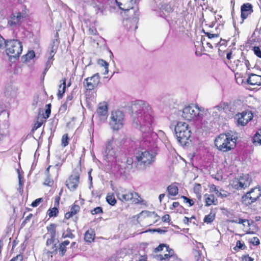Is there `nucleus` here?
<instances>
[{"instance_id": "nucleus-1", "label": "nucleus", "mask_w": 261, "mask_h": 261, "mask_svg": "<svg viewBox=\"0 0 261 261\" xmlns=\"http://www.w3.org/2000/svg\"><path fill=\"white\" fill-rule=\"evenodd\" d=\"M237 137L231 133L220 134L215 140V145L217 149L223 152L230 151L235 148Z\"/></svg>"}, {"instance_id": "nucleus-2", "label": "nucleus", "mask_w": 261, "mask_h": 261, "mask_svg": "<svg viewBox=\"0 0 261 261\" xmlns=\"http://www.w3.org/2000/svg\"><path fill=\"white\" fill-rule=\"evenodd\" d=\"M152 252L153 257L159 261H171L178 257L169 245L164 243L155 247Z\"/></svg>"}, {"instance_id": "nucleus-3", "label": "nucleus", "mask_w": 261, "mask_h": 261, "mask_svg": "<svg viewBox=\"0 0 261 261\" xmlns=\"http://www.w3.org/2000/svg\"><path fill=\"white\" fill-rule=\"evenodd\" d=\"M181 116L185 120L191 121L201 119L203 114L197 105L191 104L183 108Z\"/></svg>"}, {"instance_id": "nucleus-4", "label": "nucleus", "mask_w": 261, "mask_h": 261, "mask_svg": "<svg viewBox=\"0 0 261 261\" xmlns=\"http://www.w3.org/2000/svg\"><path fill=\"white\" fill-rule=\"evenodd\" d=\"M175 132L178 141L181 144H186L191 135V131L189 125L179 121L175 126Z\"/></svg>"}, {"instance_id": "nucleus-5", "label": "nucleus", "mask_w": 261, "mask_h": 261, "mask_svg": "<svg viewBox=\"0 0 261 261\" xmlns=\"http://www.w3.org/2000/svg\"><path fill=\"white\" fill-rule=\"evenodd\" d=\"M6 52L10 58H18L22 51V45L18 40L6 41Z\"/></svg>"}, {"instance_id": "nucleus-6", "label": "nucleus", "mask_w": 261, "mask_h": 261, "mask_svg": "<svg viewBox=\"0 0 261 261\" xmlns=\"http://www.w3.org/2000/svg\"><path fill=\"white\" fill-rule=\"evenodd\" d=\"M28 17L25 10L20 11H13L9 16L7 26L16 29L19 27Z\"/></svg>"}, {"instance_id": "nucleus-7", "label": "nucleus", "mask_w": 261, "mask_h": 261, "mask_svg": "<svg viewBox=\"0 0 261 261\" xmlns=\"http://www.w3.org/2000/svg\"><path fill=\"white\" fill-rule=\"evenodd\" d=\"M117 196L118 198L123 202L131 201L133 203L139 204L142 201L138 193L126 189L119 191Z\"/></svg>"}, {"instance_id": "nucleus-8", "label": "nucleus", "mask_w": 261, "mask_h": 261, "mask_svg": "<svg viewBox=\"0 0 261 261\" xmlns=\"http://www.w3.org/2000/svg\"><path fill=\"white\" fill-rule=\"evenodd\" d=\"M124 115L119 110L113 111L111 112L110 118L109 125L113 130L118 131L123 127Z\"/></svg>"}, {"instance_id": "nucleus-9", "label": "nucleus", "mask_w": 261, "mask_h": 261, "mask_svg": "<svg viewBox=\"0 0 261 261\" xmlns=\"http://www.w3.org/2000/svg\"><path fill=\"white\" fill-rule=\"evenodd\" d=\"M46 228L50 235V238L48 239L46 241V245L48 247L47 253L48 254H57L58 247L57 246V243H55L56 236V225L51 223L47 226Z\"/></svg>"}, {"instance_id": "nucleus-10", "label": "nucleus", "mask_w": 261, "mask_h": 261, "mask_svg": "<svg viewBox=\"0 0 261 261\" xmlns=\"http://www.w3.org/2000/svg\"><path fill=\"white\" fill-rule=\"evenodd\" d=\"M81 173V168H75L66 180V186L70 191L73 192L77 189L80 182Z\"/></svg>"}, {"instance_id": "nucleus-11", "label": "nucleus", "mask_w": 261, "mask_h": 261, "mask_svg": "<svg viewBox=\"0 0 261 261\" xmlns=\"http://www.w3.org/2000/svg\"><path fill=\"white\" fill-rule=\"evenodd\" d=\"M251 182V178L247 174L236 177L231 180L229 185L237 190H242L248 188Z\"/></svg>"}, {"instance_id": "nucleus-12", "label": "nucleus", "mask_w": 261, "mask_h": 261, "mask_svg": "<svg viewBox=\"0 0 261 261\" xmlns=\"http://www.w3.org/2000/svg\"><path fill=\"white\" fill-rule=\"evenodd\" d=\"M261 196V188L254 187L242 197V202L246 205H249L257 200Z\"/></svg>"}, {"instance_id": "nucleus-13", "label": "nucleus", "mask_w": 261, "mask_h": 261, "mask_svg": "<svg viewBox=\"0 0 261 261\" xmlns=\"http://www.w3.org/2000/svg\"><path fill=\"white\" fill-rule=\"evenodd\" d=\"M136 159L140 165L146 167L151 165L155 160V156L148 151H140L137 153Z\"/></svg>"}, {"instance_id": "nucleus-14", "label": "nucleus", "mask_w": 261, "mask_h": 261, "mask_svg": "<svg viewBox=\"0 0 261 261\" xmlns=\"http://www.w3.org/2000/svg\"><path fill=\"white\" fill-rule=\"evenodd\" d=\"M160 218V216L154 212L145 211H142L141 213V220L147 226L153 225L158 222Z\"/></svg>"}, {"instance_id": "nucleus-15", "label": "nucleus", "mask_w": 261, "mask_h": 261, "mask_svg": "<svg viewBox=\"0 0 261 261\" xmlns=\"http://www.w3.org/2000/svg\"><path fill=\"white\" fill-rule=\"evenodd\" d=\"M100 83V75L98 73L94 74L90 77L85 79L83 85L87 91H92L96 88Z\"/></svg>"}, {"instance_id": "nucleus-16", "label": "nucleus", "mask_w": 261, "mask_h": 261, "mask_svg": "<svg viewBox=\"0 0 261 261\" xmlns=\"http://www.w3.org/2000/svg\"><path fill=\"white\" fill-rule=\"evenodd\" d=\"M253 117V113L249 111H245L242 113H239L236 115L238 125L245 126Z\"/></svg>"}, {"instance_id": "nucleus-17", "label": "nucleus", "mask_w": 261, "mask_h": 261, "mask_svg": "<svg viewBox=\"0 0 261 261\" xmlns=\"http://www.w3.org/2000/svg\"><path fill=\"white\" fill-rule=\"evenodd\" d=\"M241 23H243L245 20L248 18L253 12V6L249 3H244L241 6Z\"/></svg>"}, {"instance_id": "nucleus-18", "label": "nucleus", "mask_w": 261, "mask_h": 261, "mask_svg": "<svg viewBox=\"0 0 261 261\" xmlns=\"http://www.w3.org/2000/svg\"><path fill=\"white\" fill-rule=\"evenodd\" d=\"M80 206L78 204L74 203L71 205L70 210L69 212H66L64 215V219L68 220L74 217L73 221L77 223L79 217L76 215L80 212Z\"/></svg>"}, {"instance_id": "nucleus-19", "label": "nucleus", "mask_w": 261, "mask_h": 261, "mask_svg": "<svg viewBox=\"0 0 261 261\" xmlns=\"http://www.w3.org/2000/svg\"><path fill=\"white\" fill-rule=\"evenodd\" d=\"M118 8L124 11L133 9L136 0H115Z\"/></svg>"}, {"instance_id": "nucleus-20", "label": "nucleus", "mask_w": 261, "mask_h": 261, "mask_svg": "<svg viewBox=\"0 0 261 261\" xmlns=\"http://www.w3.org/2000/svg\"><path fill=\"white\" fill-rule=\"evenodd\" d=\"M204 25L202 32L206 31V30H209L215 28L216 26V19L213 15L210 16L203 20Z\"/></svg>"}, {"instance_id": "nucleus-21", "label": "nucleus", "mask_w": 261, "mask_h": 261, "mask_svg": "<svg viewBox=\"0 0 261 261\" xmlns=\"http://www.w3.org/2000/svg\"><path fill=\"white\" fill-rule=\"evenodd\" d=\"M247 83L252 86H260L261 75L254 73L249 74V76L247 79Z\"/></svg>"}, {"instance_id": "nucleus-22", "label": "nucleus", "mask_w": 261, "mask_h": 261, "mask_svg": "<svg viewBox=\"0 0 261 261\" xmlns=\"http://www.w3.org/2000/svg\"><path fill=\"white\" fill-rule=\"evenodd\" d=\"M108 111V104L106 102L100 103L97 109L96 112L99 117L106 118Z\"/></svg>"}, {"instance_id": "nucleus-23", "label": "nucleus", "mask_w": 261, "mask_h": 261, "mask_svg": "<svg viewBox=\"0 0 261 261\" xmlns=\"http://www.w3.org/2000/svg\"><path fill=\"white\" fill-rule=\"evenodd\" d=\"M205 36L208 37V39L218 38L220 36V30L218 27L211 30H206L205 32H203Z\"/></svg>"}, {"instance_id": "nucleus-24", "label": "nucleus", "mask_w": 261, "mask_h": 261, "mask_svg": "<svg viewBox=\"0 0 261 261\" xmlns=\"http://www.w3.org/2000/svg\"><path fill=\"white\" fill-rule=\"evenodd\" d=\"M57 243V246L58 249L57 253L59 252V255L63 256L65 255L66 251V246L70 244V242L68 240H65L60 244H58V242H56Z\"/></svg>"}, {"instance_id": "nucleus-25", "label": "nucleus", "mask_w": 261, "mask_h": 261, "mask_svg": "<svg viewBox=\"0 0 261 261\" xmlns=\"http://www.w3.org/2000/svg\"><path fill=\"white\" fill-rule=\"evenodd\" d=\"M178 185L179 184L176 182L169 185L167 188L168 195L171 196H176L178 194Z\"/></svg>"}, {"instance_id": "nucleus-26", "label": "nucleus", "mask_w": 261, "mask_h": 261, "mask_svg": "<svg viewBox=\"0 0 261 261\" xmlns=\"http://www.w3.org/2000/svg\"><path fill=\"white\" fill-rule=\"evenodd\" d=\"M61 84L59 86L57 97L59 99H62L66 91V79L63 78L61 80Z\"/></svg>"}, {"instance_id": "nucleus-27", "label": "nucleus", "mask_w": 261, "mask_h": 261, "mask_svg": "<svg viewBox=\"0 0 261 261\" xmlns=\"http://www.w3.org/2000/svg\"><path fill=\"white\" fill-rule=\"evenodd\" d=\"M205 206H209L212 205H217L218 201L217 198L215 197L213 194H207L204 195Z\"/></svg>"}, {"instance_id": "nucleus-28", "label": "nucleus", "mask_w": 261, "mask_h": 261, "mask_svg": "<svg viewBox=\"0 0 261 261\" xmlns=\"http://www.w3.org/2000/svg\"><path fill=\"white\" fill-rule=\"evenodd\" d=\"M106 156L107 159L115 155V152L114 148L113 147L112 142L108 141L106 146L105 149Z\"/></svg>"}, {"instance_id": "nucleus-29", "label": "nucleus", "mask_w": 261, "mask_h": 261, "mask_svg": "<svg viewBox=\"0 0 261 261\" xmlns=\"http://www.w3.org/2000/svg\"><path fill=\"white\" fill-rule=\"evenodd\" d=\"M95 232L92 229H89L86 231L84 236V240L88 243H91L94 241L95 239Z\"/></svg>"}, {"instance_id": "nucleus-30", "label": "nucleus", "mask_w": 261, "mask_h": 261, "mask_svg": "<svg viewBox=\"0 0 261 261\" xmlns=\"http://www.w3.org/2000/svg\"><path fill=\"white\" fill-rule=\"evenodd\" d=\"M215 217V213L211 212L209 214L205 216L203 222L206 224H211L214 221Z\"/></svg>"}, {"instance_id": "nucleus-31", "label": "nucleus", "mask_w": 261, "mask_h": 261, "mask_svg": "<svg viewBox=\"0 0 261 261\" xmlns=\"http://www.w3.org/2000/svg\"><path fill=\"white\" fill-rule=\"evenodd\" d=\"M106 201L110 205L114 206L116 204L117 200L113 193H108L106 196Z\"/></svg>"}, {"instance_id": "nucleus-32", "label": "nucleus", "mask_w": 261, "mask_h": 261, "mask_svg": "<svg viewBox=\"0 0 261 261\" xmlns=\"http://www.w3.org/2000/svg\"><path fill=\"white\" fill-rule=\"evenodd\" d=\"M161 9L167 13H172L174 8L170 3H164L161 5Z\"/></svg>"}, {"instance_id": "nucleus-33", "label": "nucleus", "mask_w": 261, "mask_h": 261, "mask_svg": "<svg viewBox=\"0 0 261 261\" xmlns=\"http://www.w3.org/2000/svg\"><path fill=\"white\" fill-rule=\"evenodd\" d=\"M59 214V208L57 207L50 208L47 211V215L49 218L56 217Z\"/></svg>"}, {"instance_id": "nucleus-34", "label": "nucleus", "mask_w": 261, "mask_h": 261, "mask_svg": "<svg viewBox=\"0 0 261 261\" xmlns=\"http://www.w3.org/2000/svg\"><path fill=\"white\" fill-rule=\"evenodd\" d=\"M97 63L101 67H104L105 71L103 72V74H108V73L109 72V69H108L109 64L106 61L103 60V59H99L97 61Z\"/></svg>"}, {"instance_id": "nucleus-35", "label": "nucleus", "mask_w": 261, "mask_h": 261, "mask_svg": "<svg viewBox=\"0 0 261 261\" xmlns=\"http://www.w3.org/2000/svg\"><path fill=\"white\" fill-rule=\"evenodd\" d=\"M194 191L196 194V197L199 201L201 200V186L199 184H196L194 187Z\"/></svg>"}, {"instance_id": "nucleus-36", "label": "nucleus", "mask_w": 261, "mask_h": 261, "mask_svg": "<svg viewBox=\"0 0 261 261\" xmlns=\"http://www.w3.org/2000/svg\"><path fill=\"white\" fill-rule=\"evenodd\" d=\"M251 49L257 57L261 59V46H251Z\"/></svg>"}, {"instance_id": "nucleus-37", "label": "nucleus", "mask_w": 261, "mask_h": 261, "mask_svg": "<svg viewBox=\"0 0 261 261\" xmlns=\"http://www.w3.org/2000/svg\"><path fill=\"white\" fill-rule=\"evenodd\" d=\"M70 138H69L68 134H64L61 139V145L65 147L69 144Z\"/></svg>"}, {"instance_id": "nucleus-38", "label": "nucleus", "mask_w": 261, "mask_h": 261, "mask_svg": "<svg viewBox=\"0 0 261 261\" xmlns=\"http://www.w3.org/2000/svg\"><path fill=\"white\" fill-rule=\"evenodd\" d=\"M253 142L261 145V129L256 133L253 137Z\"/></svg>"}, {"instance_id": "nucleus-39", "label": "nucleus", "mask_w": 261, "mask_h": 261, "mask_svg": "<svg viewBox=\"0 0 261 261\" xmlns=\"http://www.w3.org/2000/svg\"><path fill=\"white\" fill-rule=\"evenodd\" d=\"M243 220L246 221L245 222L241 223V224H242L244 227L243 229H244V231H246L247 232V233H250L251 232L250 231H249V230H250V228H249L250 221H249V220H248L247 219H243Z\"/></svg>"}, {"instance_id": "nucleus-40", "label": "nucleus", "mask_w": 261, "mask_h": 261, "mask_svg": "<svg viewBox=\"0 0 261 261\" xmlns=\"http://www.w3.org/2000/svg\"><path fill=\"white\" fill-rule=\"evenodd\" d=\"M230 193L227 191L224 190L223 189H220L219 190V193L218 195V197H221L222 198H226L230 195Z\"/></svg>"}, {"instance_id": "nucleus-41", "label": "nucleus", "mask_w": 261, "mask_h": 261, "mask_svg": "<svg viewBox=\"0 0 261 261\" xmlns=\"http://www.w3.org/2000/svg\"><path fill=\"white\" fill-rule=\"evenodd\" d=\"M246 248V246L244 243H242L240 240L237 241L236 246L233 248L235 251H238V249L244 250Z\"/></svg>"}, {"instance_id": "nucleus-42", "label": "nucleus", "mask_w": 261, "mask_h": 261, "mask_svg": "<svg viewBox=\"0 0 261 261\" xmlns=\"http://www.w3.org/2000/svg\"><path fill=\"white\" fill-rule=\"evenodd\" d=\"M184 200L185 203H188L189 206H192L194 204V201L193 199H190L186 196L182 195L180 197Z\"/></svg>"}, {"instance_id": "nucleus-43", "label": "nucleus", "mask_w": 261, "mask_h": 261, "mask_svg": "<svg viewBox=\"0 0 261 261\" xmlns=\"http://www.w3.org/2000/svg\"><path fill=\"white\" fill-rule=\"evenodd\" d=\"M210 192L211 193H214L218 197V195L219 193V190H218L217 187L214 184H211L208 186Z\"/></svg>"}, {"instance_id": "nucleus-44", "label": "nucleus", "mask_w": 261, "mask_h": 261, "mask_svg": "<svg viewBox=\"0 0 261 261\" xmlns=\"http://www.w3.org/2000/svg\"><path fill=\"white\" fill-rule=\"evenodd\" d=\"M103 209L100 206H97L93 210H91L90 213L92 215H95L96 214H100L103 213Z\"/></svg>"}, {"instance_id": "nucleus-45", "label": "nucleus", "mask_w": 261, "mask_h": 261, "mask_svg": "<svg viewBox=\"0 0 261 261\" xmlns=\"http://www.w3.org/2000/svg\"><path fill=\"white\" fill-rule=\"evenodd\" d=\"M54 180L50 178V175H46V178L44 180V185L48 187H52L54 185Z\"/></svg>"}, {"instance_id": "nucleus-46", "label": "nucleus", "mask_w": 261, "mask_h": 261, "mask_svg": "<svg viewBox=\"0 0 261 261\" xmlns=\"http://www.w3.org/2000/svg\"><path fill=\"white\" fill-rule=\"evenodd\" d=\"M241 59L242 60V62H244L245 66H246L248 69H249L250 68V63L248 60L246 59L245 56H244V53L241 52Z\"/></svg>"}, {"instance_id": "nucleus-47", "label": "nucleus", "mask_w": 261, "mask_h": 261, "mask_svg": "<svg viewBox=\"0 0 261 261\" xmlns=\"http://www.w3.org/2000/svg\"><path fill=\"white\" fill-rule=\"evenodd\" d=\"M43 202V198H39L36 199H35L34 201H33L31 205L33 207H35L38 206L41 202Z\"/></svg>"}, {"instance_id": "nucleus-48", "label": "nucleus", "mask_w": 261, "mask_h": 261, "mask_svg": "<svg viewBox=\"0 0 261 261\" xmlns=\"http://www.w3.org/2000/svg\"><path fill=\"white\" fill-rule=\"evenodd\" d=\"M229 222L231 223H234L237 224H241V223L245 222L246 221H243V219L234 217L231 219L229 220Z\"/></svg>"}, {"instance_id": "nucleus-49", "label": "nucleus", "mask_w": 261, "mask_h": 261, "mask_svg": "<svg viewBox=\"0 0 261 261\" xmlns=\"http://www.w3.org/2000/svg\"><path fill=\"white\" fill-rule=\"evenodd\" d=\"M36 121L41 123V124H43L46 121V119L44 117V115L43 114H39L37 117Z\"/></svg>"}, {"instance_id": "nucleus-50", "label": "nucleus", "mask_w": 261, "mask_h": 261, "mask_svg": "<svg viewBox=\"0 0 261 261\" xmlns=\"http://www.w3.org/2000/svg\"><path fill=\"white\" fill-rule=\"evenodd\" d=\"M249 243L254 246H257L260 244V241L257 237H254L250 240Z\"/></svg>"}, {"instance_id": "nucleus-51", "label": "nucleus", "mask_w": 261, "mask_h": 261, "mask_svg": "<svg viewBox=\"0 0 261 261\" xmlns=\"http://www.w3.org/2000/svg\"><path fill=\"white\" fill-rule=\"evenodd\" d=\"M46 106L47 107V109L45 110L44 117L47 119L49 117L51 113V104H48Z\"/></svg>"}, {"instance_id": "nucleus-52", "label": "nucleus", "mask_w": 261, "mask_h": 261, "mask_svg": "<svg viewBox=\"0 0 261 261\" xmlns=\"http://www.w3.org/2000/svg\"><path fill=\"white\" fill-rule=\"evenodd\" d=\"M192 219L195 220L196 217L195 216H192L191 218L184 217L182 221L186 225H188L189 224V223H191L192 222Z\"/></svg>"}, {"instance_id": "nucleus-53", "label": "nucleus", "mask_w": 261, "mask_h": 261, "mask_svg": "<svg viewBox=\"0 0 261 261\" xmlns=\"http://www.w3.org/2000/svg\"><path fill=\"white\" fill-rule=\"evenodd\" d=\"M67 233L65 235H64V233L63 234L62 237L64 238H69L71 239H72L74 238V235L71 232V229L70 228H68L67 229Z\"/></svg>"}, {"instance_id": "nucleus-54", "label": "nucleus", "mask_w": 261, "mask_h": 261, "mask_svg": "<svg viewBox=\"0 0 261 261\" xmlns=\"http://www.w3.org/2000/svg\"><path fill=\"white\" fill-rule=\"evenodd\" d=\"M162 220L164 223H170L171 221V218L169 214H166L162 216Z\"/></svg>"}, {"instance_id": "nucleus-55", "label": "nucleus", "mask_w": 261, "mask_h": 261, "mask_svg": "<svg viewBox=\"0 0 261 261\" xmlns=\"http://www.w3.org/2000/svg\"><path fill=\"white\" fill-rule=\"evenodd\" d=\"M241 62H242L241 58L240 59H235L233 62L232 67L237 68L241 65Z\"/></svg>"}, {"instance_id": "nucleus-56", "label": "nucleus", "mask_w": 261, "mask_h": 261, "mask_svg": "<svg viewBox=\"0 0 261 261\" xmlns=\"http://www.w3.org/2000/svg\"><path fill=\"white\" fill-rule=\"evenodd\" d=\"M89 34L91 35L96 36L98 35V33L96 29L94 27L90 28L88 30Z\"/></svg>"}, {"instance_id": "nucleus-57", "label": "nucleus", "mask_w": 261, "mask_h": 261, "mask_svg": "<svg viewBox=\"0 0 261 261\" xmlns=\"http://www.w3.org/2000/svg\"><path fill=\"white\" fill-rule=\"evenodd\" d=\"M242 261H253L254 259L249 256L248 254L243 255L241 257Z\"/></svg>"}, {"instance_id": "nucleus-58", "label": "nucleus", "mask_w": 261, "mask_h": 261, "mask_svg": "<svg viewBox=\"0 0 261 261\" xmlns=\"http://www.w3.org/2000/svg\"><path fill=\"white\" fill-rule=\"evenodd\" d=\"M23 256L21 254H18L13 257L10 261H23Z\"/></svg>"}, {"instance_id": "nucleus-59", "label": "nucleus", "mask_w": 261, "mask_h": 261, "mask_svg": "<svg viewBox=\"0 0 261 261\" xmlns=\"http://www.w3.org/2000/svg\"><path fill=\"white\" fill-rule=\"evenodd\" d=\"M72 103L71 102H69V103H68L67 102H65L64 103H63L60 108V109L61 110H63L64 111H65L67 110V108L68 107H70L71 106Z\"/></svg>"}, {"instance_id": "nucleus-60", "label": "nucleus", "mask_w": 261, "mask_h": 261, "mask_svg": "<svg viewBox=\"0 0 261 261\" xmlns=\"http://www.w3.org/2000/svg\"><path fill=\"white\" fill-rule=\"evenodd\" d=\"M178 206L182 207V206L180 205L178 202H173L172 204L170 206L169 208L170 210H173Z\"/></svg>"}, {"instance_id": "nucleus-61", "label": "nucleus", "mask_w": 261, "mask_h": 261, "mask_svg": "<svg viewBox=\"0 0 261 261\" xmlns=\"http://www.w3.org/2000/svg\"><path fill=\"white\" fill-rule=\"evenodd\" d=\"M42 125V124H41V123L38 122L37 121H36V122H35L34 126L32 128V131L34 132L35 130H37L38 128L40 127Z\"/></svg>"}, {"instance_id": "nucleus-62", "label": "nucleus", "mask_w": 261, "mask_h": 261, "mask_svg": "<svg viewBox=\"0 0 261 261\" xmlns=\"http://www.w3.org/2000/svg\"><path fill=\"white\" fill-rule=\"evenodd\" d=\"M60 196H56L55 198V206L57 208L59 207L60 204Z\"/></svg>"}, {"instance_id": "nucleus-63", "label": "nucleus", "mask_w": 261, "mask_h": 261, "mask_svg": "<svg viewBox=\"0 0 261 261\" xmlns=\"http://www.w3.org/2000/svg\"><path fill=\"white\" fill-rule=\"evenodd\" d=\"M134 163V159L132 157H127L126 161V164L132 166Z\"/></svg>"}, {"instance_id": "nucleus-64", "label": "nucleus", "mask_w": 261, "mask_h": 261, "mask_svg": "<svg viewBox=\"0 0 261 261\" xmlns=\"http://www.w3.org/2000/svg\"><path fill=\"white\" fill-rule=\"evenodd\" d=\"M27 56L29 59H32L35 57V54L33 50H31L28 52Z\"/></svg>"}]
</instances>
